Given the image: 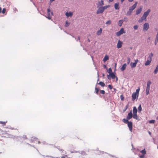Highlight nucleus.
<instances>
[{"label":"nucleus","mask_w":158,"mask_h":158,"mask_svg":"<svg viewBox=\"0 0 158 158\" xmlns=\"http://www.w3.org/2000/svg\"><path fill=\"white\" fill-rule=\"evenodd\" d=\"M153 54L152 53H151L150 54L149 56L148 60L147 61L145 64V66L148 65L150 64L151 61L152 60V57L153 56Z\"/></svg>","instance_id":"1"},{"label":"nucleus","mask_w":158,"mask_h":158,"mask_svg":"<svg viewBox=\"0 0 158 158\" xmlns=\"http://www.w3.org/2000/svg\"><path fill=\"white\" fill-rule=\"evenodd\" d=\"M47 16H45V17L49 19H51V15H53V13L52 12H51V10L50 9L48 8L47 9Z\"/></svg>","instance_id":"2"},{"label":"nucleus","mask_w":158,"mask_h":158,"mask_svg":"<svg viewBox=\"0 0 158 158\" xmlns=\"http://www.w3.org/2000/svg\"><path fill=\"white\" fill-rule=\"evenodd\" d=\"M150 11L151 10L150 9H148L144 13V14L141 18L144 20H145V21H146V18L149 15V14L150 12Z\"/></svg>","instance_id":"3"},{"label":"nucleus","mask_w":158,"mask_h":158,"mask_svg":"<svg viewBox=\"0 0 158 158\" xmlns=\"http://www.w3.org/2000/svg\"><path fill=\"white\" fill-rule=\"evenodd\" d=\"M151 84V82L150 81H149L147 82V85L146 89V93L147 95L149 94L150 85Z\"/></svg>","instance_id":"4"},{"label":"nucleus","mask_w":158,"mask_h":158,"mask_svg":"<svg viewBox=\"0 0 158 158\" xmlns=\"http://www.w3.org/2000/svg\"><path fill=\"white\" fill-rule=\"evenodd\" d=\"M149 27V24L148 23H145L143 25V30L144 31H147Z\"/></svg>","instance_id":"5"},{"label":"nucleus","mask_w":158,"mask_h":158,"mask_svg":"<svg viewBox=\"0 0 158 158\" xmlns=\"http://www.w3.org/2000/svg\"><path fill=\"white\" fill-rule=\"evenodd\" d=\"M104 10L103 8V7H100L97 10V14H99L102 13L104 11Z\"/></svg>","instance_id":"6"},{"label":"nucleus","mask_w":158,"mask_h":158,"mask_svg":"<svg viewBox=\"0 0 158 158\" xmlns=\"http://www.w3.org/2000/svg\"><path fill=\"white\" fill-rule=\"evenodd\" d=\"M123 33H125V32H124V29L121 28L119 31L116 32V34L117 36H119Z\"/></svg>","instance_id":"7"},{"label":"nucleus","mask_w":158,"mask_h":158,"mask_svg":"<svg viewBox=\"0 0 158 158\" xmlns=\"http://www.w3.org/2000/svg\"><path fill=\"white\" fill-rule=\"evenodd\" d=\"M138 96L139 95L134 93L132 95V101H134L136 98V97H138Z\"/></svg>","instance_id":"8"},{"label":"nucleus","mask_w":158,"mask_h":158,"mask_svg":"<svg viewBox=\"0 0 158 158\" xmlns=\"http://www.w3.org/2000/svg\"><path fill=\"white\" fill-rule=\"evenodd\" d=\"M142 9V7L140 6L136 10V14L138 15L141 12Z\"/></svg>","instance_id":"9"},{"label":"nucleus","mask_w":158,"mask_h":158,"mask_svg":"<svg viewBox=\"0 0 158 158\" xmlns=\"http://www.w3.org/2000/svg\"><path fill=\"white\" fill-rule=\"evenodd\" d=\"M122 43L123 42L122 41L120 40H118L117 44V48H120L122 47Z\"/></svg>","instance_id":"10"},{"label":"nucleus","mask_w":158,"mask_h":158,"mask_svg":"<svg viewBox=\"0 0 158 158\" xmlns=\"http://www.w3.org/2000/svg\"><path fill=\"white\" fill-rule=\"evenodd\" d=\"M128 126L129 128L130 131H132V124L131 122H129L128 123Z\"/></svg>","instance_id":"11"},{"label":"nucleus","mask_w":158,"mask_h":158,"mask_svg":"<svg viewBox=\"0 0 158 158\" xmlns=\"http://www.w3.org/2000/svg\"><path fill=\"white\" fill-rule=\"evenodd\" d=\"M3 135H4V136L6 137H10L11 136L10 134L8 133L6 131L4 132Z\"/></svg>","instance_id":"12"},{"label":"nucleus","mask_w":158,"mask_h":158,"mask_svg":"<svg viewBox=\"0 0 158 158\" xmlns=\"http://www.w3.org/2000/svg\"><path fill=\"white\" fill-rule=\"evenodd\" d=\"M137 4V2H135V4H134L133 6L130 7L129 9L132 10H133L136 8Z\"/></svg>","instance_id":"13"},{"label":"nucleus","mask_w":158,"mask_h":158,"mask_svg":"<svg viewBox=\"0 0 158 158\" xmlns=\"http://www.w3.org/2000/svg\"><path fill=\"white\" fill-rule=\"evenodd\" d=\"M132 114L131 112V111L128 114L127 118V119H130L132 118Z\"/></svg>","instance_id":"14"},{"label":"nucleus","mask_w":158,"mask_h":158,"mask_svg":"<svg viewBox=\"0 0 158 158\" xmlns=\"http://www.w3.org/2000/svg\"><path fill=\"white\" fill-rule=\"evenodd\" d=\"M126 66L127 64H123V65H122V67L120 68L121 71H123V70H124L125 69Z\"/></svg>","instance_id":"15"},{"label":"nucleus","mask_w":158,"mask_h":158,"mask_svg":"<svg viewBox=\"0 0 158 158\" xmlns=\"http://www.w3.org/2000/svg\"><path fill=\"white\" fill-rule=\"evenodd\" d=\"M102 29L101 28H100V29L99 30H98L97 32V35H101V34H102Z\"/></svg>","instance_id":"16"},{"label":"nucleus","mask_w":158,"mask_h":158,"mask_svg":"<svg viewBox=\"0 0 158 158\" xmlns=\"http://www.w3.org/2000/svg\"><path fill=\"white\" fill-rule=\"evenodd\" d=\"M130 65L132 68H135L136 66V64L135 62H131L130 64Z\"/></svg>","instance_id":"17"},{"label":"nucleus","mask_w":158,"mask_h":158,"mask_svg":"<svg viewBox=\"0 0 158 158\" xmlns=\"http://www.w3.org/2000/svg\"><path fill=\"white\" fill-rule=\"evenodd\" d=\"M137 110L135 106L134 107L133 110V114H137Z\"/></svg>","instance_id":"18"},{"label":"nucleus","mask_w":158,"mask_h":158,"mask_svg":"<svg viewBox=\"0 0 158 158\" xmlns=\"http://www.w3.org/2000/svg\"><path fill=\"white\" fill-rule=\"evenodd\" d=\"M109 59V57L107 55H106L104 57V58L103 60L104 62L106 61V60H108Z\"/></svg>","instance_id":"19"},{"label":"nucleus","mask_w":158,"mask_h":158,"mask_svg":"<svg viewBox=\"0 0 158 158\" xmlns=\"http://www.w3.org/2000/svg\"><path fill=\"white\" fill-rule=\"evenodd\" d=\"M118 3H115L114 4V8L115 9L118 10L119 9L118 7Z\"/></svg>","instance_id":"20"},{"label":"nucleus","mask_w":158,"mask_h":158,"mask_svg":"<svg viewBox=\"0 0 158 158\" xmlns=\"http://www.w3.org/2000/svg\"><path fill=\"white\" fill-rule=\"evenodd\" d=\"M123 23V20H119L118 23V25L119 27L122 26V24Z\"/></svg>","instance_id":"21"},{"label":"nucleus","mask_w":158,"mask_h":158,"mask_svg":"<svg viewBox=\"0 0 158 158\" xmlns=\"http://www.w3.org/2000/svg\"><path fill=\"white\" fill-rule=\"evenodd\" d=\"M110 77L112 79H114L115 77V76L113 73H111L110 74Z\"/></svg>","instance_id":"22"},{"label":"nucleus","mask_w":158,"mask_h":158,"mask_svg":"<svg viewBox=\"0 0 158 158\" xmlns=\"http://www.w3.org/2000/svg\"><path fill=\"white\" fill-rule=\"evenodd\" d=\"M133 118L136 119H138V117L137 115V114H133Z\"/></svg>","instance_id":"23"},{"label":"nucleus","mask_w":158,"mask_h":158,"mask_svg":"<svg viewBox=\"0 0 158 158\" xmlns=\"http://www.w3.org/2000/svg\"><path fill=\"white\" fill-rule=\"evenodd\" d=\"M98 84L100 85L101 86L103 87L105 85V84L104 83L100 81L98 83Z\"/></svg>","instance_id":"24"},{"label":"nucleus","mask_w":158,"mask_h":158,"mask_svg":"<svg viewBox=\"0 0 158 158\" xmlns=\"http://www.w3.org/2000/svg\"><path fill=\"white\" fill-rule=\"evenodd\" d=\"M7 122H2V121H0V124H2L3 126H5L6 124V123H7Z\"/></svg>","instance_id":"25"},{"label":"nucleus","mask_w":158,"mask_h":158,"mask_svg":"<svg viewBox=\"0 0 158 158\" xmlns=\"http://www.w3.org/2000/svg\"><path fill=\"white\" fill-rule=\"evenodd\" d=\"M158 71V65L157 66L155 70L154 71V73L155 74H156Z\"/></svg>","instance_id":"26"},{"label":"nucleus","mask_w":158,"mask_h":158,"mask_svg":"<svg viewBox=\"0 0 158 158\" xmlns=\"http://www.w3.org/2000/svg\"><path fill=\"white\" fill-rule=\"evenodd\" d=\"M138 111L140 112L142 110V107L141 105H140L138 108Z\"/></svg>","instance_id":"27"},{"label":"nucleus","mask_w":158,"mask_h":158,"mask_svg":"<svg viewBox=\"0 0 158 158\" xmlns=\"http://www.w3.org/2000/svg\"><path fill=\"white\" fill-rule=\"evenodd\" d=\"M158 42V37H156L155 41V45L157 44V42Z\"/></svg>","instance_id":"28"},{"label":"nucleus","mask_w":158,"mask_h":158,"mask_svg":"<svg viewBox=\"0 0 158 158\" xmlns=\"http://www.w3.org/2000/svg\"><path fill=\"white\" fill-rule=\"evenodd\" d=\"M99 5L100 6L103 5L104 4L103 1L101 0L99 2Z\"/></svg>","instance_id":"29"},{"label":"nucleus","mask_w":158,"mask_h":158,"mask_svg":"<svg viewBox=\"0 0 158 158\" xmlns=\"http://www.w3.org/2000/svg\"><path fill=\"white\" fill-rule=\"evenodd\" d=\"M139 90H140V88H139L137 89H136V92H135V93L136 94H138V95H139Z\"/></svg>","instance_id":"30"},{"label":"nucleus","mask_w":158,"mask_h":158,"mask_svg":"<svg viewBox=\"0 0 158 158\" xmlns=\"http://www.w3.org/2000/svg\"><path fill=\"white\" fill-rule=\"evenodd\" d=\"M107 72L108 73H109L110 74L112 73V70L111 68H110L107 71Z\"/></svg>","instance_id":"31"},{"label":"nucleus","mask_w":158,"mask_h":158,"mask_svg":"<svg viewBox=\"0 0 158 158\" xmlns=\"http://www.w3.org/2000/svg\"><path fill=\"white\" fill-rule=\"evenodd\" d=\"M123 122L125 123H128L129 122L127 119L124 118L123 119Z\"/></svg>","instance_id":"32"},{"label":"nucleus","mask_w":158,"mask_h":158,"mask_svg":"<svg viewBox=\"0 0 158 158\" xmlns=\"http://www.w3.org/2000/svg\"><path fill=\"white\" fill-rule=\"evenodd\" d=\"M141 152L143 154H146V151H145V149H144L142 150L141 151Z\"/></svg>","instance_id":"33"},{"label":"nucleus","mask_w":158,"mask_h":158,"mask_svg":"<svg viewBox=\"0 0 158 158\" xmlns=\"http://www.w3.org/2000/svg\"><path fill=\"white\" fill-rule=\"evenodd\" d=\"M133 28L135 30H137L138 28V26L137 25H135L134 26Z\"/></svg>","instance_id":"34"},{"label":"nucleus","mask_w":158,"mask_h":158,"mask_svg":"<svg viewBox=\"0 0 158 158\" xmlns=\"http://www.w3.org/2000/svg\"><path fill=\"white\" fill-rule=\"evenodd\" d=\"M111 23V21L110 20H108V21H107L106 23V24H110Z\"/></svg>","instance_id":"35"},{"label":"nucleus","mask_w":158,"mask_h":158,"mask_svg":"<svg viewBox=\"0 0 158 158\" xmlns=\"http://www.w3.org/2000/svg\"><path fill=\"white\" fill-rule=\"evenodd\" d=\"M149 122L150 123H154L155 122V120H150L149 121Z\"/></svg>","instance_id":"36"},{"label":"nucleus","mask_w":158,"mask_h":158,"mask_svg":"<svg viewBox=\"0 0 158 158\" xmlns=\"http://www.w3.org/2000/svg\"><path fill=\"white\" fill-rule=\"evenodd\" d=\"M69 24L68 22V21H66L65 24V27H67L68 26H69Z\"/></svg>","instance_id":"37"},{"label":"nucleus","mask_w":158,"mask_h":158,"mask_svg":"<svg viewBox=\"0 0 158 158\" xmlns=\"http://www.w3.org/2000/svg\"><path fill=\"white\" fill-rule=\"evenodd\" d=\"M6 11V9L5 8H3L2 11V13L3 14H4Z\"/></svg>","instance_id":"38"},{"label":"nucleus","mask_w":158,"mask_h":158,"mask_svg":"<svg viewBox=\"0 0 158 158\" xmlns=\"http://www.w3.org/2000/svg\"><path fill=\"white\" fill-rule=\"evenodd\" d=\"M131 12H130V11H128L127 12V15H131Z\"/></svg>","instance_id":"39"},{"label":"nucleus","mask_w":158,"mask_h":158,"mask_svg":"<svg viewBox=\"0 0 158 158\" xmlns=\"http://www.w3.org/2000/svg\"><path fill=\"white\" fill-rule=\"evenodd\" d=\"M144 20V19H143L142 18H141V19H139V23H141L143 22V20Z\"/></svg>","instance_id":"40"},{"label":"nucleus","mask_w":158,"mask_h":158,"mask_svg":"<svg viewBox=\"0 0 158 158\" xmlns=\"http://www.w3.org/2000/svg\"><path fill=\"white\" fill-rule=\"evenodd\" d=\"M109 6H110L108 5V6H103V8L104 10H105V9H107L108 7H109Z\"/></svg>","instance_id":"41"},{"label":"nucleus","mask_w":158,"mask_h":158,"mask_svg":"<svg viewBox=\"0 0 158 158\" xmlns=\"http://www.w3.org/2000/svg\"><path fill=\"white\" fill-rule=\"evenodd\" d=\"M131 61V59L130 58H127V64H128Z\"/></svg>","instance_id":"42"},{"label":"nucleus","mask_w":158,"mask_h":158,"mask_svg":"<svg viewBox=\"0 0 158 158\" xmlns=\"http://www.w3.org/2000/svg\"><path fill=\"white\" fill-rule=\"evenodd\" d=\"M100 92L101 94H104L105 93V92L104 90H101L100 91Z\"/></svg>","instance_id":"43"},{"label":"nucleus","mask_w":158,"mask_h":158,"mask_svg":"<svg viewBox=\"0 0 158 158\" xmlns=\"http://www.w3.org/2000/svg\"><path fill=\"white\" fill-rule=\"evenodd\" d=\"M121 99L122 101H123L124 100V97L123 95H121L120 96Z\"/></svg>","instance_id":"44"},{"label":"nucleus","mask_w":158,"mask_h":158,"mask_svg":"<svg viewBox=\"0 0 158 158\" xmlns=\"http://www.w3.org/2000/svg\"><path fill=\"white\" fill-rule=\"evenodd\" d=\"M108 86V88L110 89H111L112 88V86L110 85H109Z\"/></svg>","instance_id":"45"},{"label":"nucleus","mask_w":158,"mask_h":158,"mask_svg":"<svg viewBox=\"0 0 158 158\" xmlns=\"http://www.w3.org/2000/svg\"><path fill=\"white\" fill-rule=\"evenodd\" d=\"M22 138L23 139H27V137L26 135H23L22 137Z\"/></svg>","instance_id":"46"},{"label":"nucleus","mask_w":158,"mask_h":158,"mask_svg":"<svg viewBox=\"0 0 158 158\" xmlns=\"http://www.w3.org/2000/svg\"><path fill=\"white\" fill-rule=\"evenodd\" d=\"M66 15L67 17H69V13L67 12L66 13Z\"/></svg>","instance_id":"47"},{"label":"nucleus","mask_w":158,"mask_h":158,"mask_svg":"<svg viewBox=\"0 0 158 158\" xmlns=\"http://www.w3.org/2000/svg\"><path fill=\"white\" fill-rule=\"evenodd\" d=\"M139 61V60H138V59H137V60H135V63L136 64H137V63Z\"/></svg>","instance_id":"48"},{"label":"nucleus","mask_w":158,"mask_h":158,"mask_svg":"<svg viewBox=\"0 0 158 158\" xmlns=\"http://www.w3.org/2000/svg\"><path fill=\"white\" fill-rule=\"evenodd\" d=\"M95 89L96 90V94H98V91H99V89H98L97 88H95Z\"/></svg>","instance_id":"49"},{"label":"nucleus","mask_w":158,"mask_h":158,"mask_svg":"<svg viewBox=\"0 0 158 158\" xmlns=\"http://www.w3.org/2000/svg\"><path fill=\"white\" fill-rule=\"evenodd\" d=\"M124 21H127V17L124 18Z\"/></svg>","instance_id":"50"},{"label":"nucleus","mask_w":158,"mask_h":158,"mask_svg":"<svg viewBox=\"0 0 158 158\" xmlns=\"http://www.w3.org/2000/svg\"><path fill=\"white\" fill-rule=\"evenodd\" d=\"M73 12H70V17L72 16L73 15Z\"/></svg>","instance_id":"51"},{"label":"nucleus","mask_w":158,"mask_h":158,"mask_svg":"<svg viewBox=\"0 0 158 158\" xmlns=\"http://www.w3.org/2000/svg\"><path fill=\"white\" fill-rule=\"evenodd\" d=\"M110 74L109 75H107V78L109 79H110Z\"/></svg>","instance_id":"52"},{"label":"nucleus","mask_w":158,"mask_h":158,"mask_svg":"<svg viewBox=\"0 0 158 158\" xmlns=\"http://www.w3.org/2000/svg\"><path fill=\"white\" fill-rule=\"evenodd\" d=\"M129 107L128 104H127L126 106V110H124L125 111Z\"/></svg>","instance_id":"53"},{"label":"nucleus","mask_w":158,"mask_h":158,"mask_svg":"<svg viewBox=\"0 0 158 158\" xmlns=\"http://www.w3.org/2000/svg\"><path fill=\"white\" fill-rule=\"evenodd\" d=\"M140 158H144V156H140Z\"/></svg>","instance_id":"54"},{"label":"nucleus","mask_w":158,"mask_h":158,"mask_svg":"<svg viewBox=\"0 0 158 158\" xmlns=\"http://www.w3.org/2000/svg\"><path fill=\"white\" fill-rule=\"evenodd\" d=\"M129 11H130V12H131V13H132V10H130V9H129Z\"/></svg>","instance_id":"55"},{"label":"nucleus","mask_w":158,"mask_h":158,"mask_svg":"<svg viewBox=\"0 0 158 158\" xmlns=\"http://www.w3.org/2000/svg\"><path fill=\"white\" fill-rule=\"evenodd\" d=\"M80 37L79 36H78V40L79 41H80Z\"/></svg>","instance_id":"56"},{"label":"nucleus","mask_w":158,"mask_h":158,"mask_svg":"<svg viewBox=\"0 0 158 158\" xmlns=\"http://www.w3.org/2000/svg\"><path fill=\"white\" fill-rule=\"evenodd\" d=\"M103 66H104V67L105 68H106V65H103Z\"/></svg>","instance_id":"57"},{"label":"nucleus","mask_w":158,"mask_h":158,"mask_svg":"<svg viewBox=\"0 0 158 158\" xmlns=\"http://www.w3.org/2000/svg\"><path fill=\"white\" fill-rule=\"evenodd\" d=\"M133 0H128L130 2H132L133 1Z\"/></svg>","instance_id":"58"},{"label":"nucleus","mask_w":158,"mask_h":158,"mask_svg":"<svg viewBox=\"0 0 158 158\" xmlns=\"http://www.w3.org/2000/svg\"><path fill=\"white\" fill-rule=\"evenodd\" d=\"M125 0H121V3H122Z\"/></svg>","instance_id":"59"},{"label":"nucleus","mask_w":158,"mask_h":158,"mask_svg":"<svg viewBox=\"0 0 158 158\" xmlns=\"http://www.w3.org/2000/svg\"><path fill=\"white\" fill-rule=\"evenodd\" d=\"M148 133L150 135H151V133L150 131H149Z\"/></svg>","instance_id":"60"},{"label":"nucleus","mask_w":158,"mask_h":158,"mask_svg":"<svg viewBox=\"0 0 158 158\" xmlns=\"http://www.w3.org/2000/svg\"><path fill=\"white\" fill-rule=\"evenodd\" d=\"M88 40V42H90V40H89V39H88V40Z\"/></svg>","instance_id":"61"},{"label":"nucleus","mask_w":158,"mask_h":158,"mask_svg":"<svg viewBox=\"0 0 158 158\" xmlns=\"http://www.w3.org/2000/svg\"><path fill=\"white\" fill-rule=\"evenodd\" d=\"M109 1L110 2H112L113 1V0H109Z\"/></svg>","instance_id":"62"},{"label":"nucleus","mask_w":158,"mask_h":158,"mask_svg":"<svg viewBox=\"0 0 158 158\" xmlns=\"http://www.w3.org/2000/svg\"><path fill=\"white\" fill-rule=\"evenodd\" d=\"M116 81H117L118 80V78L117 77H116Z\"/></svg>","instance_id":"63"},{"label":"nucleus","mask_w":158,"mask_h":158,"mask_svg":"<svg viewBox=\"0 0 158 158\" xmlns=\"http://www.w3.org/2000/svg\"><path fill=\"white\" fill-rule=\"evenodd\" d=\"M61 158H65V157L64 156H63L61 157Z\"/></svg>","instance_id":"64"}]
</instances>
